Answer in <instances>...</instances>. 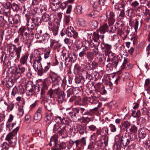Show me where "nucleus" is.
Returning <instances> with one entry per match:
<instances>
[{
    "mask_svg": "<svg viewBox=\"0 0 150 150\" xmlns=\"http://www.w3.org/2000/svg\"><path fill=\"white\" fill-rule=\"evenodd\" d=\"M91 25L92 29H95L98 26V22L97 21H93L91 22Z\"/></svg>",
    "mask_w": 150,
    "mask_h": 150,
    "instance_id": "59",
    "label": "nucleus"
},
{
    "mask_svg": "<svg viewBox=\"0 0 150 150\" xmlns=\"http://www.w3.org/2000/svg\"><path fill=\"white\" fill-rule=\"evenodd\" d=\"M58 27V26H54L51 29L49 30L52 31L54 35H56L57 34Z\"/></svg>",
    "mask_w": 150,
    "mask_h": 150,
    "instance_id": "53",
    "label": "nucleus"
},
{
    "mask_svg": "<svg viewBox=\"0 0 150 150\" xmlns=\"http://www.w3.org/2000/svg\"><path fill=\"white\" fill-rule=\"evenodd\" d=\"M101 94H103V92L100 91L96 90L95 89V90L93 91V97H95L96 98L100 97Z\"/></svg>",
    "mask_w": 150,
    "mask_h": 150,
    "instance_id": "39",
    "label": "nucleus"
},
{
    "mask_svg": "<svg viewBox=\"0 0 150 150\" xmlns=\"http://www.w3.org/2000/svg\"><path fill=\"white\" fill-rule=\"evenodd\" d=\"M74 44L77 50L81 48L82 45L81 41L79 40H76Z\"/></svg>",
    "mask_w": 150,
    "mask_h": 150,
    "instance_id": "43",
    "label": "nucleus"
},
{
    "mask_svg": "<svg viewBox=\"0 0 150 150\" xmlns=\"http://www.w3.org/2000/svg\"><path fill=\"white\" fill-rule=\"evenodd\" d=\"M82 6L78 5L76 7V9H75V11L77 14H80L82 13Z\"/></svg>",
    "mask_w": 150,
    "mask_h": 150,
    "instance_id": "44",
    "label": "nucleus"
},
{
    "mask_svg": "<svg viewBox=\"0 0 150 150\" xmlns=\"http://www.w3.org/2000/svg\"><path fill=\"white\" fill-rule=\"evenodd\" d=\"M45 108L50 111H51L54 108V105L52 103L45 102L44 104Z\"/></svg>",
    "mask_w": 150,
    "mask_h": 150,
    "instance_id": "23",
    "label": "nucleus"
},
{
    "mask_svg": "<svg viewBox=\"0 0 150 150\" xmlns=\"http://www.w3.org/2000/svg\"><path fill=\"white\" fill-rule=\"evenodd\" d=\"M128 130L131 133H135L137 132V127L134 125H131L130 128H129Z\"/></svg>",
    "mask_w": 150,
    "mask_h": 150,
    "instance_id": "41",
    "label": "nucleus"
},
{
    "mask_svg": "<svg viewBox=\"0 0 150 150\" xmlns=\"http://www.w3.org/2000/svg\"><path fill=\"white\" fill-rule=\"evenodd\" d=\"M25 16L27 20V26L28 28L30 30H33L36 27L35 25L30 20V19H31V16L29 15L26 14L25 15Z\"/></svg>",
    "mask_w": 150,
    "mask_h": 150,
    "instance_id": "13",
    "label": "nucleus"
},
{
    "mask_svg": "<svg viewBox=\"0 0 150 150\" xmlns=\"http://www.w3.org/2000/svg\"><path fill=\"white\" fill-rule=\"evenodd\" d=\"M30 31L21 35V40L23 42L26 41L29 39Z\"/></svg>",
    "mask_w": 150,
    "mask_h": 150,
    "instance_id": "32",
    "label": "nucleus"
},
{
    "mask_svg": "<svg viewBox=\"0 0 150 150\" xmlns=\"http://www.w3.org/2000/svg\"><path fill=\"white\" fill-rule=\"evenodd\" d=\"M55 120L57 123L66 124L67 121V119L60 116L55 117Z\"/></svg>",
    "mask_w": 150,
    "mask_h": 150,
    "instance_id": "18",
    "label": "nucleus"
},
{
    "mask_svg": "<svg viewBox=\"0 0 150 150\" xmlns=\"http://www.w3.org/2000/svg\"><path fill=\"white\" fill-rule=\"evenodd\" d=\"M88 100L89 102L91 104L93 105L97 104V106H98L99 103L98 100L95 97L91 96L89 98Z\"/></svg>",
    "mask_w": 150,
    "mask_h": 150,
    "instance_id": "30",
    "label": "nucleus"
},
{
    "mask_svg": "<svg viewBox=\"0 0 150 150\" xmlns=\"http://www.w3.org/2000/svg\"><path fill=\"white\" fill-rule=\"evenodd\" d=\"M86 126L84 125H81L78 127V131L80 134H83L86 131Z\"/></svg>",
    "mask_w": 150,
    "mask_h": 150,
    "instance_id": "35",
    "label": "nucleus"
},
{
    "mask_svg": "<svg viewBox=\"0 0 150 150\" xmlns=\"http://www.w3.org/2000/svg\"><path fill=\"white\" fill-rule=\"evenodd\" d=\"M131 125L130 123L127 121L125 122L123 124V126L127 129V131H128V129Z\"/></svg>",
    "mask_w": 150,
    "mask_h": 150,
    "instance_id": "60",
    "label": "nucleus"
},
{
    "mask_svg": "<svg viewBox=\"0 0 150 150\" xmlns=\"http://www.w3.org/2000/svg\"><path fill=\"white\" fill-rule=\"evenodd\" d=\"M17 17L18 18L20 17V16L18 15H16L15 16V17L14 18H9V16L8 17V20L9 22V23L10 24L13 25V24L15 23H16L17 22H16L14 21V20L15 19L16 17Z\"/></svg>",
    "mask_w": 150,
    "mask_h": 150,
    "instance_id": "51",
    "label": "nucleus"
},
{
    "mask_svg": "<svg viewBox=\"0 0 150 150\" xmlns=\"http://www.w3.org/2000/svg\"><path fill=\"white\" fill-rule=\"evenodd\" d=\"M67 57L72 62H74L76 59L75 54L73 53H70L67 55Z\"/></svg>",
    "mask_w": 150,
    "mask_h": 150,
    "instance_id": "48",
    "label": "nucleus"
},
{
    "mask_svg": "<svg viewBox=\"0 0 150 150\" xmlns=\"http://www.w3.org/2000/svg\"><path fill=\"white\" fill-rule=\"evenodd\" d=\"M87 58L90 60L92 59L94 57V54L91 52L88 51L86 52Z\"/></svg>",
    "mask_w": 150,
    "mask_h": 150,
    "instance_id": "49",
    "label": "nucleus"
},
{
    "mask_svg": "<svg viewBox=\"0 0 150 150\" xmlns=\"http://www.w3.org/2000/svg\"><path fill=\"white\" fill-rule=\"evenodd\" d=\"M74 112V116L79 117L81 115H86V110L84 108L77 107L72 109Z\"/></svg>",
    "mask_w": 150,
    "mask_h": 150,
    "instance_id": "8",
    "label": "nucleus"
},
{
    "mask_svg": "<svg viewBox=\"0 0 150 150\" xmlns=\"http://www.w3.org/2000/svg\"><path fill=\"white\" fill-rule=\"evenodd\" d=\"M95 89L98 90L103 92V94H104L106 93V91L104 88V86L100 83H97L94 86Z\"/></svg>",
    "mask_w": 150,
    "mask_h": 150,
    "instance_id": "20",
    "label": "nucleus"
},
{
    "mask_svg": "<svg viewBox=\"0 0 150 150\" xmlns=\"http://www.w3.org/2000/svg\"><path fill=\"white\" fill-rule=\"evenodd\" d=\"M30 57V63H32V59H33V67L39 76H41L46 74L50 67V62L41 63L42 57L39 54H33Z\"/></svg>",
    "mask_w": 150,
    "mask_h": 150,
    "instance_id": "1",
    "label": "nucleus"
},
{
    "mask_svg": "<svg viewBox=\"0 0 150 150\" xmlns=\"http://www.w3.org/2000/svg\"><path fill=\"white\" fill-rule=\"evenodd\" d=\"M52 8L53 11H56L61 8L64 9L67 6L65 3H62L61 0H53L52 3Z\"/></svg>",
    "mask_w": 150,
    "mask_h": 150,
    "instance_id": "5",
    "label": "nucleus"
},
{
    "mask_svg": "<svg viewBox=\"0 0 150 150\" xmlns=\"http://www.w3.org/2000/svg\"><path fill=\"white\" fill-rule=\"evenodd\" d=\"M0 59L1 62H3L4 64H6L8 62V58L6 55L4 57V55L3 54L1 57Z\"/></svg>",
    "mask_w": 150,
    "mask_h": 150,
    "instance_id": "54",
    "label": "nucleus"
},
{
    "mask_svg": "<svg viewBox=\"0 0 150 150\" xmlns=\"http://www.w3.org/2000/svg\"><path fill=\"white\" fill-rule=\"evenodd\" d=\"M29 30L27 28L24 26H22L21 27L19 30L20 35H21L29 31Z\"/></svg>",
    "mask_w": 150,
    "mask_h": 150,
    "instance_id": "36",
    "label": "nucleus"
},
{
    "mask_svg": "<svg viewBox=\"0 0 150 150\" xmlns=\"http://www.w3.org/2000/svg\"><path fill=\"white\" fill-rule=\"evenodd\" d=\"M19 129V127L17 126L11 132L8 133L6 136V140L8 141L10 143L15 142L16 141L15 134L17 133Z\"/></svg>",
    "mask_w": 150,
    "mask_h": 150,
    "instance_id": "7",
    "label": "nucleus"
},
{
    "mask_svg": "<svg viewBox=\"0 0 150 150\" xmlns=\"http://www.w3.org/2000/svg\"><path fill=\"white\" fill-rule=\"evenodd\" d=\"M29 56V54L26 53L22 56L20 59V62L21 65H24L27 64V60Z\"/></svg>",
    "mask_w": 150,
    "mask_h": 150,
    "instance_id": "24",
    "label": "nucleus"
},
{
    "mask_svg": "<svg viewBox=\"0 0 150 150\" xmlns=\"http://www.w3.org/2000/svg\"><path fill=\"white\" fill-rule=\"evenodd\" d=\"M42 86L40 93L41 96L42 97L45 95L46 92L48 88V86L45 82H43L41 85Z\"/></svg>",
    "mask_w": 150,
    "mask_h": 150,
    "instance_id": "19",
    "label": "nucleus"
},
{
    "mask_svg": "<svg viewBox=\"0 0 150 150\" xmlns=\"http://www.w3.org/2000/svg\"><path fill=\"white\" fill-rule=\"evenodd\" d=\"M132 115L134 117L138 118L141 115L140 111L139 110L136 112L135 110L133 111L132 114Z\"/></svg>",
    "mask_w": 150,
    "mask_h": 150,
    "instance_id": "46",
    "label": "nucleus"
},
{
    "mask_svg": "<svg viewBox=\"0 0 150 150\" xmlns=\"http://www.w3.org/2000/svg\"><path fill=\"white\" fill-rule=\"evenodd\" d=\"M66 126H62L58 124H55L53 127V131L54 133L59 134L62 137V138H64L68 136Z\"/></svg>",
    "mask_w": 150,
    "mask_h": 150,
    "instance_id": "3",
    "label": "nucleus"
},
{
    "mask_svg": "<svg viewBox=\"0 0 150 150\" xmlns=\"http://www.w3.org/2000/svg\"><path fill=\"white\" fill-rule=\"evenodd\" d=\"M57 97L58 98V102L59 103H62L64 101V92L61 91L58 94Z\"/></svg>",
    "mask_w": 150,
    "mask_h": 150,
    "instance_id": "28",
    "label": "nucleus"
},
{
    "mask_svg": "<svg viewBox=\"0 0 150 150\" xmlns=\"http://www.w3.org/2000/svg\"><path fill=\"white\" fill-rule=\"evenodd\" d=\"M115 144L117 146V150H127V149L125 148L126 146H122L121 144Z\"/></svg>",
    "mask_w": 150,
    "mask_h": 150,
    "instance_id": "63",
    "label": "nucleus"
},
{
    "mask_svg": "<svg viewBox=\"0 0 150 150\" xmlns=\"http://www.w3.org/2000/svg\"><path fill=\"white\" fill-rule=\"evenodd\" d=\"M112 48V46L108 44H106L104 43H103L101 45V48L102 50L105 52H108L109 55L110 56L111 55L112 56L114 54L112 52H110V50Z\"/></svg>",
    "mask_w": 150,
    "mask_h": 150,
    "instance_id": "12",
    "label": "nucleus"
},
{
    "mask_svg": "<svg viewBox=\"0 0 150 150\" xmlns=\"http://www.w3.org/2000/svg\"><path fill=\"white\" fill-rule=\"evenodd\" d=\"M34 85H35L33 84L32 81H28L26 86L27 90L30 88H33V86Z\"/></svg>",
    "mask_w": 150,
    "mask_h": 150,
    "instance_id": "58",
    "label": "nucleus"
},
{
    "mask_svg": "<svg viewBox=\"0 0 150 150\" xmlns=\"http://www.w3.org/2000/svg\"><path fill=\"white\" fill-rule=\"evenodd\" d=\"M42 118V114H38L35 113L34 116V122L37 123L39 122Z\"/></svg>",
    "mask_w": 150,
    "mask_h": 150,
    "instance_id": "31",
    "label": "nucleus"
},
{
    "mask_svg": "<svg viewBox=\"0 0 150 150\" xmlns=\"http://www.w3.org/2000/svg\"><path fill=\"white\" fill-rule=\"evenodd\" d=\"M66 34L70 37H73L76 38L78 37V33L74 29V28L70 26L67 28L66 30Z\"/></svg>",
    "mask_w": 150,
    "mask_h": 150,
    "instance_id": "10",
    "label": "nucleus"
},
{
    "mask_svg": "<svg viewBox=\"0 0 150 150\" xmlns=\"http://www.w3.org/2000/svg\"><path fill=\"white\" fill-rule=\"evenodd\" d=\"M103 35H99L96 32H93V39L90 42L92 47H98L100 43V39L102 40L104 38Z\"/></svg>",
    "mask_w": 150,
    "mask_h": 150,
    "instance_id": "4",
    "label": "nucleus"
},
{
    "mask_svg": "<svg viewBox=\"0 0 150 150\" xmlns=\"http://www.w3.org/2000/svg\"><path fill=\"white\" fill-rule=\"evenodd\" d=\"M14 106V104L12 103H9L7 106V111L9 112L11 111L13 108Z\"/></svg>",
    "mask_w": 150,
    "mask_h": 150,
    "instance_id": "64",
    "label": "nucleus"
},
{
    "mask_svg": "<svg viewBox=\"0 0 150 150\" xmlns=\"http://www.w3.org/2000/svg\"><path fill=\"white\" fill-rule=\"evenodd\" d=\"M79 25L80 26H85L86 25V21L82 18L79 19L78 22Z\"/></svg>",
    "mask_w": 150,
    "mask_h": 150,
    "instance_id": "52",
    "label": "nucleus"
},
{
    "mask_svg": "<svg viewBox=\"0 0 150 150\" xmlns=\"http://www.w3.org/2000/svg\"><path fill=\"white\" fill-rule=\"evenodd\" d=\"M58 94H59V93L50 89L48 91L47 95L48 97L49 96L50 98H54L57 97Z\"/></svg>",
    "mask_w": 150,
    "mask_h": 150,
    "instance_id": "22",
    "label": "nucleus"
},
{
    "mask_svg": "<svg viewBox=\"0 0 150 150\" xmlns=\"http://www.w3.org/2000/svg\"><path fill=\"white\" fill-rule=\"evenodd\" d=\"M57 135L54 134L51 137L50 140V142L49 143V144L50 146H52V143H54V145H57Z\"/></svg>",
    "mask_w": 150,
    "mask_h": 150,
    "instance_id": "25",
    "label": "nucleus"
},
{
    "mask_svg": "<svg viewBox=\"0 0 150 150\" xmlns=\"http://www.w3.org/2000/svg\"><path fill=\"white\" fill-rule=\"evenodd\" d=\"M134 11L132 9H128L126 11V14L129 17H131L134 14Z\"/></svg>",
    "mask_w": 150,
    "mask_h": 150,
    "instance_id": "62",
    "label": "nucleus"
},
{
    "mask_svg": "<svg viewBox=\"0 0 150 150\" xmlns=\"http://www.w3.org/2000/svg\"><path fill=\"white\" fill-rule=\"evenodd\" d=\"M108 27L107 24L105 23L100 27L97 33L99 35H100V33L101 34H103L108 31Z\"/></svg>",
    "mask_w": 150,
    "mask_h": 150,
    "instance_id": "21",
    "label": "nucleus"
},
{
    "mask_svg": "<svg viewBox=\"0 0 150 150\" xmlns=\"http://www.w3.org/2000/svg\"><path fill=\"white\" fill-rule=\"evenodd\" d=\"M30 20L36 26H38V25H40L41 23V19L38 18H31V19H30Z\"/></svg>",
    "mask_w": 150,
    "mask_h": 150,
    "instance_id": "27",
    "label": "nucleus"
},
{
    "mask_svg": "<svg viewBox=\"0 0 150 150\" xmlns=\"http://www.w3.org/2000/svg\"><path fill=\"white\" fill-rule=\"evenodd\" d=\"M95 145H96L97 147H101L103 146V142L101 139L99 140L95 141Z\"/></svg>",
    "mask_w": 150,
    "mask_h": 150,
    "instance_id": "56",
    "label": "nucleus"
},
{
    "mask_svg": "<svg viewBox=\"0 0 150 150\" xmlns=\"http://www.w3.org/2000/svg\"><path fill=\"white\" fill-rule=\"evenodd\" d=\"M16 46L13 44L10 43L7 44V49L8 51L9 54L12 57H14V53L15 50L16 48Z\"/></svg>",
    "mask_w": 150,
    "mask_h": 150,
    "instance_id": "14",
    "label": "nucleus"
},
{
    "mask_svg": "<svg viewBox=\"0 0 150 150\" xmlns=\"http://www.w3.org/2000/svg\"><path fill=\"white\" fill-rule=\"evenodd\" d=\"M146 135V133L142 130H141L139 132L138 137L139 138L143 139L145 137Z\"/></svg>",
    "mask_w": 150,
    "mask_h": 150,
    "instance_id": "55",
    "label": "nucleus"
},
{
    "mask_svg": "<svg viewBox=\"0 0 150 150\" xmlns=\"http://www.w3.org/2000/svg\"><path fill=\"white\" fill-rule=\"evenodd\" d=\"M72 62L67 57H65V64L67 67H70Z\"/></svg>",
    "mask_w": 150,
    "mask_h": 150,
    "instance_id": "47",
    "label": "nucleus"
},
{
    "mask_svg": "<svg viewBox=\"0 0 150 150\" xmlns=\"http://www.w3.org/2000/svg\"><path fill=\"white\" fill-rule=\"evenodd\" d=\"M11 7L14 11H17L19 9V6L18 4L13 3L11 4Z\"/></svg>",
    "mask_w": 150,
    "mask_h": 150,
    "instance_id": "50",
    "label": "nucleus"
},
{
    "mask_svg": "<svg viewBox=\"0 0 150 150\" xmlns=\"http://www.w3.org/2000/svg\"><path fill=\"white\" fill-rule=\"evenodd\" d=\"M23 45L16 47L14 53V57L16 56V59H18L20 57Z\"/></svg>",
    "mask_w": 150,
    "mask_h": 150,
    "instance_id": "17",
    "label": "nucleus"
},
{
    "mask_svg": "<svg viewBox=\"0 0 150 150\" xmlns=\"http://www.w3.org/2000/svg\"><path fill=\"white\" fill-rule=\"evenodd\" d=\"M15 83V80L12 78H9L7 82V87L8 88H10L12 87Z\"/></svg>",
    "mask_w": 150,
    "mask_h": 150,
    "instance_id": "37",
    "label": "nucleus"
},
{
    "mask_svg": "<svg viewBox=\"0 0 150 150\" xmlns=\"http://www.w3.org/2000/svg\"><path fill=\"white\" fill-rule=\"evenodd\" d=\"M121 60L119 56H113L112 59L111 63H110L106 66V70L108 71L112 70L114 68H116L119 62Z\"/></svg>",
    "mask_w": 150,
    "mask_h": 150,
    "instance_id": "6",
    "label": "nucleus"
},
{
    "mask_svg": "<svg viewBox=\"0 0 150 150\" xmlns=\"http://www.w3.org/2000/svg\"><path fill=\"white\" fill-rule=\"evenodd\" d=\"M98 66L97 63L95 61L91 62L89 64V69L94 70Z\"/></svg>",
    "mask_w": 150,
    "mask_h": 150,
    "instance_id": "42",
    "label": "nucleus"
},
{
    "mask_svg": "<svg viewBox=\"0 0 150 150\" xmlns=\"http://www.w3.org/2000/svg\"><path fill=\"white\" fill-rule=\"evenodd\" d=\"M116 26L117 27H118V31L122 33V29L124 27L125 24L120 21H117L116 23Z\"/></svg>",
    "mask_w": 150,
    "mask_h": 150,
    "instance_id": "29",
    "label": "nucleus"
},
{
    "mask_svg": "<svg viewBox=\"0 0 150 150\" xmlns=\"http://www.w3.org/2000/svg\"><path fill=\"white\" fill-rule=\"evenodd\" d=\"M80 144L81 146H84L86 144V138L85 137H83L79 139Z\"/></svg>",
    "mask_w": 150,
    "mask_h": 150,
    "instance_id": "61",
    "label": "nucleus"
},
{
    "mask_svg": "<svg viewBox=\"0 0 150 150\" xmlns=\"http://www.w3.org/2000/svg\"><path fill=\"white\" fill-rule=\"evenodd\" d=\"M25 68L23 65H18L16 68V71L14 74V78L15 80L19 79L21 76V74L24 73L25 70Z\"/></svg>",
    "mask_w": 150,
    "mask_h": 150,
    "instance_id": "9",
    "label": "nucleus"
},
{
    "mask_svg": "<svg viewBox=\"0 0 150 150\" xmlns=\"http://www.w3.org/2000/svg\"><path fill=\"white\" fill-rule=\"evenodd\" d=\"M144 87L147 90H150V79H147L145 80L144 83Z\"/></svg>",
    "mask_w": 150,
    "mask_h": 150,
    "instance_id": "45",
    "label": "nucleus"
},
{
    "mask_svg": "<svg viewBox=\"0 0 150 150\" xmlns=\"http://www.w3.org/2000/svg\"><path fill=\"white\" fill-rule=\"evenodd\" d=\"M98 107L97 106L92 109L89 110H86V115H89L91 116L95 114L98 110Z\"/></svg>",
    "mask_w": 150,
    "mask_h": 150,
    "instance_id": "26",
    "label": "nucleus"
},
{
    "mask_svg": "<svg viewBox=\"0 0 150 150\" xmlns=\"http://www.w3.org/2000/svg\"><path fill=\"white\" fill-rule=\"evenodd\" d=\"M143 22L142 19H135V22L134 23V29L136 32H137V30L140 29Z\"/></svg>",
    "mask_w": 150,
    "mask_h": 150,
    "instance_id": "16",
    "label": "nucleus"
},
{
    "mask_svg": "<svg viewBox=\"0 0 150 150\" xmlns=\"http://www.w3.org/2000/svg\"><path fill=\"white\" fill-rule=\"evenodd\" d=\"M106 16L107 18H108L109 25H112L115 22L114 13L112 11H108L106 12Z\"/></svg>",
    "mask_w": 150,
    "mask_h": 150,
    "instance_id": "11",
    "label": "nucleus"
},
{
    "mask_svg": "<svg viewBox=\"0 0 150 150\" xmlns=\"http://www.w3.org/2000/svg\"><path fill=\"white\" fill-rule=\"evenodd\" d=\"M42 20L43 21L47 22L51 20V18L49 14L44 13L42 16Z\"/></svg>",
    "mask_w": 150,
    "mask_h": 150,
    "instance_id": "33",
    "label": "nucleus"
},
{
    "mask_svg": "<svg viewBox=\"0 0 150 150\" xmlns=\"http://www.w3.org/2000/svg\"><path fill=\"white\" fill-rule=\"evenodd\" d=\"M50 37V35L48 33H46L44 34L42 37V40L44 42H47Z\"/></svg>",
    "mask_w": 150,
    "mask_h": 150,
    "instance_id": "40",
    "label": "nucleus"
},
{
    "mask_svg": "<svg viewBox=\"0 0 150 150\" xmlns=\"http://www.w3.org/2000/svg\"><path fill=\"white\" fill-rule=\"evenodd\" d=\"M3 15L9 17L10 15V7L7 4H2Z\"/></svg>",
    "mask_w": 150,
    "mask_h": 150,
    "instance_id": "15",
    "label": "nucleus"
},
{
    "mask_svg": "<svg viewBox=\"0 0 150 150\" xmlns=\"http://www.w3.org/2000/svg\"><path fill=\"white\" fill-rule=\"evenodd\" d=\"M1 146L2 147V150H5L8 149L9 148V145L6 142H4L1 145Z\"/></svg>",
    "mask_w": 150,
    "mask_h": 150,
    "instance_id": "57",
    "label": "nucleus"
},
{
    "mask_svg": "<svg viewBox=\"0 0 150 150\" xmlns=\"http://www.w3.org/2000/svg\"><path fill=\"white\" fill-rule=\"evenodd\" d=\"M50 89L59 93L62 91L59 88V85L57 83L53 84L52 87Z\"/></svg>",
    "mask_w": 150,
    "mask_h": 150,
    "instance_id": "34",
    "label": "nucleus"
},
{
    "mask_svg": "<svg viewBox=\"0 0 150 150\" xmlns=\"http://www.w3.org/2000/svg\"><path fill=\"white\" fill-rule=\"evenodd\" d=\"M100 134V132L97 130L96 132L95 133H93L92 135L91 136V139L94 140L95 141L97 140L98 137Z\"/></svg>",
    "mask_w": 150,
    "mask_h": 150,
    "instance_id": "38",
    "label": "nucleus"
},
{
    "mask_svg": "<svg viewBox=\"0 0 150 150\" xmlns=\"http://www.w3.org/2000/svg\"><path fill=\"white\" fill-rule=\"evenodd\" d=\"M131 140V137L129 135H118L115 138V144H122L123 146H127L129 144Z\"/></svg>",
    "mask_w": 150,
    "mask_h": 150,
    "instance_id": "2",
    "label": "nucleus"
}]
</instances>
